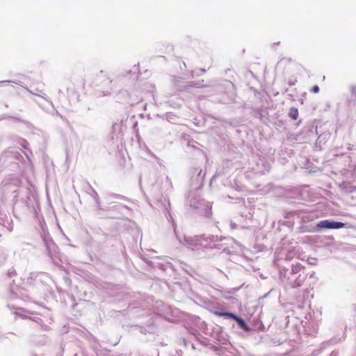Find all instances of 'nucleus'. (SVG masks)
Wrapping results in <instances>:
<instances>
[{
	"mask_svg": "<svg viewBox=\"0 0 356 356\" xmlns=\"http://www.w3.org/2000/svg\"><path fill=\"white\" fill-rule=\"evenodd\" d=\"M346 224L341 222L330 221L328 220H323L319 221L316 227L312 229L307 230L308 232H317L321 229H338L346 227Z\"/></svg>",
	"mask_w": 356,
	"mask_h": 356,
	"instance_id": "nucleus-1",
	"label": "nucleus"
},
{
	"mask_svg": "<svg viewBox=\"0 0 356 356\" xmlns=\"http://www.w3.org/2000/svg\"><path fill=\"white\" fill-rule=\"evenodd\" d=\"M214 314L218 316H223L225 318H229L234 320L236 318V315L231 312H215Z\"/></svg>",
	"mask_w": 356,
	"mask_h": 356,
	"instance_id": "nucleus-2",
	"label": "nucleus"
},
{
	"mask_svg": "<svg viewBox=\"0 0 356 356\" xmlns=\"http://www.w3.org/2000/svg\"><path fill=\"white\" fill-rule=\"evenodd\" d=\"M298 115H299V113H298V108L293 107L289 109V116L291 119L296 120L298 118Z\"/></svg>",
	"mask_w": 356,
	"mask_h": 356,
	"instance_id": "nucleus-3",
	"label": "nucleus"
},
{
	"mask_svg": "<svg viewBox=\"0 0 356 356\" xmlns=\"http://www.w3.org/2000/svg\"><path fill=\"white\" fill-rule=\"evenodd\" d=\"M234 320L238 323V325L241 327H243V328L246 327V324L242 318H241L236 316V318H234Z\"/></svg>",
	"mask_w": 356,
	"mask_h": 356,
	"instance_id": "nucleus-4",
	"label": "nucleus"
},
{
	"mask_svg": "<svg viewBox=\"0 0 356 356\" xmlns=\"http://www.w3.org/2000/svg\"><path fill=\"white\" fill-rule=\"evenodd\" d=\"M302 282H303V280H300L298 278V279H297V280L294 282V283H293V284H292L291 286H292L293 288H296V287L300 286H302Z\"/></svg>",
	"mask_w": 356,
	"mask_h": 356,
	"instance_id": "nucleus-5",
	"label": "nucleus"
},
{
	"mask_svg": "<svg viewBox=\"0 0 356 356\" xmlns=\"http://www.w3.org/2000/svg\"><path fill=\"white\" fill-rule=\"evenodd\" d=\"M311 92L313 93H318L319 92V87L318 86H314L312 89Z\"/></svg>",
	"mask_w": 356,
	"mask_h": 356,
	"instance_id": "nucleus-6",
	"label": "nucleus"
}]
</instances>
